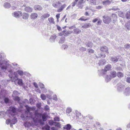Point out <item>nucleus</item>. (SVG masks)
<instances>
[{
    "label": "nucleus",
    "instance_id": "obj_1",
    "mask_svg": "<svg viewBox=\"0 0 130 130\" xmlns=\"http://www.w3.org/2000/svg\"><path fill=\"white\" fill-rule=\"evenodd\" d=\"M27 110L28 111V113L29 114L30 117L35 123L38 122H40V118L42 117L43 121L46 120V114H41L38 112L37 110H35L36 107L34 106L30 107L28 105L25 106Z\"/></svg>",
    "mask_w": 130,
    "mask_h": 130
},
{
    "label": "nucleus",
    "instance_id": "obj_2",
    "mask_svg": "<svg viewBox=\"0 0 130 130\" xmlns=\"http://www.w3.org/2000/svg\"><path fill=\"white\" fill-rule=\"evenodd\" d=\"M5 62L6 64V69L5 70H3L1 69V70L4 72H5L6 70H7L9 72H10L9 74V77L11 78H18V75L20 76H22L24 73L23 71L21 70H19L14 73V74L12 73V71L11 70L12 68L11 66L6 61L4 60L3 61H1L0 62V63H3Z\"/></svg>",
    "mask_w": 130,
    "mask_h": 130
},
{
    "label": "nucleus",
    "instance_id": "obj_3",
    "mask_svg": "<svg viewBox=\"0 0 130 130\" xmlns=\"http://www.w3.org/2000/svg\"><path fill=\"white\" fill-rule=\"evenodd\" d=\"M16 110V109L15 108L11 106L10 107L9 109L7 110V112L9 114V117L11 118H12L11 120V124H14L17 121V118L13 116L15 115Z\"/></svg>",
    "mask_w": 130,
    "mask_h": 130
},
{
    "label": "nucleus",
    "instance_id": "obj_4",
    "mask_svg": "<svg viewBox=\"0 0 130 130\" xmlns=\"http://www.w3.org/2000/svg\"><path fill=\"white\" fill-rule=\"evenodd\" d=\"M103 77L105 78V80L108 82L110 81L112 78H113L116 77L117 76L116 72L115 71H111L109 75H107L106 76L103 75Z\"/></svg>",
    "mask_w": 130,
    "mask_h": 130
},
{
    "label": "nucleus",
    "instance_id": "obj_5",
    "mask_svg": "<svg viewBox=\"0 0 130 130\" xmlns=\"http://www.w3.org/2000/svg\"><path fill=\"white\" fill-rule=\"evenodd\" d=\"M28 111L27 110V111H26L25 112V114H26V116L25 115V116H26V120H27L29 119H31V120H32V122H31V123H30V121L29 122H26L24 124V125L26 127H30L32 125V124L34 123V124H36V123H35L34 121H33L32 119L29 117L30 116L29 114L28 113Z\"/></svg>",
    "mask_w": 130,
    "mask_h": 130
},
{
    "label": "nucleus",
    "instance_id": "obj_6",
    "mask_svg": "<svg viewBox=\"0 0 130 130\" xmlns=\"http://www.w3.org/2000/svg\"><path fill=\"white\" fill-rule=\"evenodd\" d=\"M14 80V82L16 85L22 86L23 84L22 80V79H19L18 78H12Z\"/></svg>",
    "mask_w": 130,
    "mask_h": 130
},
{
    "label": "nucleus",
    "instance_id": "obj_7",
    "mask_svg": "<svg viewBox=\"0 0 130 130\" xmlns=\"http://www.w3.org/2000/svg\"><path fill=\"white\" fill-rule=\"evenodd\" d=\"M103 22L106 24L109 23L111 20V19L108 16H104L103 17Z\"/></svg>",
    "mask_w": 130,
    "mask_h": 130
},
{
    "label": "nucleus",
    "instance_id": "obj_8",
    "mask_svg": "<svg viewBox=\"0 0 130 130\" xmlns=\"http://www.w3.org/2000/svg\"><path fill=\"white\" fill-rule=\"evenodd\" d=\"M111 65L110 64H108L105 67L104 70H101V72L103 73L104 75H105V73L107 71L111 69Z\"/></svg>",
    "mask_w": 130,
    "mask_h": 130
},
{
    "label": "nucleus",
    "instance_id": "obj_9",
    "mask_svg": "<svg viewBox=\"0 0 130 130\" xmlns=\"http://www.w3.org/2000/svg\"><path fill=\"white\" fill-rule=\"evenodd\" d=\"M13 16L16 18H19L22 15V12L21 11H15L12 14Z\"/></svg>",
    "mask_w": 130,
    "mask_h": 130
},
{
    "label": "nucleus",
    "instance_id": "obj_10",
    "mask_svg": "<svg viewBox=\"0 0 130 130\" xmlns=\"http://www.w3.org/2000/svg\"><path fill=\"white\" fill-rule=\"evenodd\" d=\"M117 90L119 91H122L125 88V86L121 83L118 84L117 85Z\"/></svg>",
    "mask_w": 130,
    "mask_h": 130
},
{
    "label": "nucleus",
    "instance_id": "obj_11",
    "mask_svg": "<svg viewBox=\"0 0 130 130\" xmlns=\"http://www.w3.org/2000/svg\"><path fill=\"white\" fill-rule=\"evenodd\" d=\"M123 93L126 96L130 95V87H128L126 88L124 90Z\"/></svg>",
    "mask_w": 130,
    "mask_h": 130
},
{
    "label": "nucleus",
    "instance_id": "obj_12",
    "mask_svg": "<svg viewBox=\"0 0 130 130\" xmlns=\"http://www.w3.org/2000/svg\"><path fill=\"white\" fill-rule=\"evenodd\" d=\"M86 1V0H80L77 5V6L80 8H82L84 6L82 4L85 3Z\"/></svg>",
    "mask_w": 130,
    "mask_h": 130
},
{
    "label": "nucleus",
    "instance_id": "obj_13",
    "mask_svg": "<svg viewBox=\"0 0 130 130\" xmlns=\"http://www.w3.org/2000/svg\"><path fill=\"white\" fill-rule=\"evenodd\" d=\"M38 16V14L37 13H32L31 14L30 17L31 19L34 20L36 19L37 18Z\"/></svg>",
    "mask_w": 130,
    "mask_h": 130
},
{
    "label": "nucleus",
    "instance_id": "obj_14",
    "mask_svg": "<svg viewBox=\"0 0 130 130\" xmlns=\"http://www.w3.org/2000/svg\"><path fill=\"white\" fill-rule=\"evenodd\" d=\"M57 37V36L56 35H51L49 39L50 41L51 42H55Z\"/></svg>",
    "mask_w": 130,
    "mask_h": 130
},
{
    "label": "nucleus",
    "instance_id": "obj_15",
    "mask_svg": "<svg viewBox=\"0 0 130 130\" xmlns=\"http://www.w3.org/2000/svg\"><path fill=\"white\" fill-rule=\"evenodd\" d=\"M112 1V0H106L102 2L103 4L105 6H106L107 5H109L110 4L111 2Z\"/></svg>",
    "mask_w": 130,
    "mask_h": 130
},
{
    "label": "nucleus",
    "instance_id": "obj_16",
    "mask_svg": "<svg viewBox=\"0 0 130 130\" xmlns=\"http://www.w3.org/2000/svg\"><path fill=\"white\" fill-rule=\"evenodd\" d=\"M6 64L5 62L0 63V68L3 70H5L6 69Z\"/></svg>",
    "mask_w": 130,
    "mask_h": 130
},
{
    "label": "nucleus",
    "instance_id": "obj_17",
    "mask_svg": "<svg viewBox=\"0 0 130 130\" xmlns=\"http://www.w3.org/2000/svg\"><path fill=\"white\" fill-rule=\"evenodd\" d=\"M22 16L23 19L25 20L27 19L29 17L28 14L26 13H24L23 14H22Z\"/></svg>",
    "mask_w": 130,
    "mask_h": 130
},
{
    "label": "nucleus",
    "instance_id": "obj_18",
    "mask_svg": "<svg viewBox=\"0 0 130 130\" xmlns=\"http://www.w3.org/2000/svg\"><path fill=\"white\" fill-rule=\"evenodd\" d=\"M34 9L36 10L40 11L42 9V7L39 5H36L34 7Z\"/></svg>",
    "mask_w": 130,
    "mask_h": 130
},
{
    "label": "nucleus",
    "instance_id": "obj_19",
    "mask_svg": "<svg viewBox=\"0 0 130 130\" xmlns=\"http://www.w3.org/2000/svg\"><path fill=\"white\" fill-rule=\"evenodd\" d=\"M61 3L58 2L56 3H54L53 4V6L55 8H57L60 6Z\"/></svg>",
    "mask_w": 130,
    "mask_h": 130
},
{
    "label": "nucleus",
    "instance_id": "obj_20",
    "mask_svg": "<svg viewBox=\"0 0 130 130\" xmlns=\"http://www.w3.org/2000/svg\"><path fill=\"white\" fill-rule=\"evenodd\" d=\"M100 50L101 51L105 52L106 53H108V48L106 46H104L101 48Z\"/></svg>",
    "mask_w": 130,
    "mask_h": 130
},
{
    "label": "nucleus",
    "instance_id": "obj_21",
    "mask_svg": "<svg viewBox=\"0 0 130 130\" xmlns=\"http://www.w3.org/2000/svg\"><path fill=\"white\" fill-rule=\"evenodd\" d=\"M25 10L27 12H31L32 11V8L29 7H26L25 8Z\"/></svg>",
    "mask_w": 130,
    "mask_h": 130
},
{
    "label": "nucleus",
    "instance_id": "obj_22",
    "mask_svg": "<svg viewBox=\"0 0 130 130\" xmlns=\"http://www.w3.org/2000/svg\"><path fill=\"white\" fill-rule=\"evenodd\" d=\"M106 61L104 59H102L100 60L98 63L99 65H103L105 64Z\"/></svg>",
    "mask_w": 130,
    "mask_h": 130
},
{
    "label": "nucleus",
    "instance_id": "obj_23",
    "mask_svg": "<svg viewBox=\"0 0 130 130\" xmlns=\"http://www.w3.org/2000/svg\"><path fill=\"white\" fill-rule=\"evenodd\" d=\"M50 16V14L48 13H46L43 14L41 17L42 19H44L47 18L49 17Z\"/></svg>",
    "mask_w": 130,
    "mask_h": 130
},
{
    "label": "nucleus",
    "instance_id": "obj_24",
    "mask_svg": "<svg viewBox=\"0 0 130 130\" xmlns=\"http://www.w3.org/2000/svg\"><path fill=\"white\" fill-rule=\"evenodd\" d=\"M71 126L69 124H68L66 125H64L63 127L64 129H66L67 130H69L71 129Z\"/></svg>",
    "mask_w": 130,
    "mask_h": 130
},
{
    "label": "nucleus",
    "instance_id": "obj_25",
    "mask_svg": "<svg viewBox=\"0 0 130 130\" xmlns=\"http://www.w3.org/2000/svg\"><path fill=\"white\" fill-rule=\"evenodd\" d=\"M81 31V30L78 28L75 29L74 30V33L75 34H77L79 33Z\"/></svg>",
    "mask_w": 130,
    "mask_h": 130
},
{
    "label": "nucleus",
    "instance_id": "obj_26",
    "mask_svg": "<svg viewBox=\"0 0 130 130\" xmlns=\"http://www.w3.org/2000/svg\"><path fill=\"white\" fill-rule=\"evenodd\" d=\"M4 7L6 8H9L11 7L10 4L8 3H5L4 5Z\"/></svg>",
    "mask_w": 130,
    "mask_h": 130
},
{
    "label": "nucleus",
    "instance_id": "obj_27",
    "mask_svg": "<svg viewBox=\"0 0 130 130\" xmlns=\"http://www.w3.org/2000/svg\"><path fill=\"white\" fill-rule=\"evenodd\" d=\"M125 27L128 30L130 29V21H128L125 24Z\"/></svg>",
    "mask_w": 130,
    "mask_h": 130
},
{
    "label": "nucleus",
    "instance_id": "obj_28",
    "mask_svg": "<svg viewBox=\"0 0 130 130\" xmlns=\"http://www.w3.org/2000/svg\"><path fill=\"white\" fill-rule=\"evenodd\" d=\"M124 75L123 74L120 72H118L117 73V76L119 78H121L123 77Z\"/></svg>",
    "mask_w": 130,
    "mask_h": 130
},
{
    "label": "nucleus",
    "instance_id": "obj_29",
    "mask_svg": "<svg viewBox=\"0 0 130 130\" xmlns=\"http://www.w3.org/2000/svg\"><path fill=\"white\" fill-rule=\"evenodd\" d=\"M65 40V38L64 37L61 38L59 42V43L62 44L64 42Z\"/></svg>",
    "mask_w": 130,
    "mask_h": 130
},
{
    "label": "nucleus",
    "instance_id": "obj_30",
    "mask_svg": "<svg viewBox=\"0 0 130 130\" xmlns=\"http://www.w3.org/2000/svg\"><path fill=\"white\" fill-rule=\"evenodd\" d=\"M112 18L113 19V21H116L117 19V17L116 14H112Z\"/></svg>",
    "mask_w": 130,
    "mask_h": 130
},
{
    "label": "nucleus",
    "instance_id": "obj_31",
    "mask_svg": "<svg viewBox=\"0 0 130 130\" xmlns=\"http://www.w3.org/2000/svg\"><path fill=\"white\" fill-rule=\"evenodd\" d=\"M48 20L50 23L52 24H54L55 22L54 19L52 17L49 18L48 19Z\"/></svg>",
    "mask_w": 130,
    "mask_h": 130
},
{
    "label": "nucleus",
    "instance_id": "obj_32",
    "mask_svg": "<svg viewBox=\"0 0 130 130\" xmlns=\"http://www.w3.org/2000/svg\"><path fill=\"white\" fill-rule=\"evenodd\" d=\"M118 15L121 17L123 18H125V16L124 13L122 11H120L118 12Z\"/></svg>",
    "mask_w": 130,
    "mask_h": 130
},
{
    "label": "nucleus",
    "instance_id": "obj_33",
    "mask_svg": "<svg viewBox=\"0 0 130 130\" xmlns=\"http://www.w3.org/2000/svg\"><path fill=\"white\" fill-rule=\"evenodd\" d=\"M126 17L127 19H130V10L127 12L126 15Z\"/></svg>",
    "mask_w": 130,
    "mask_h": 130
},
{
    "label": "nucleus",
    "instance_id": "obj_34",
    "mask_svg": "<svg viewBox=\"0 0 130 130\" xmlns=\"http://www.w3.org/2000/svg\"><path fill=\"white\" fill-rule=\"evenodd\" d=\"M6 114L5 112L4 111H2L0 112V118L4 117Z\"/></svg>",
    "mask_w": 130,
    "mask_h": 130
},
{
    "label": "nucleus",
    "instance_id": "obj_35",
    "mask_svg": "<svg viewBox=\"0 0 130 130\" xmlns=\"http://www.w3.org/2000/svg\"><path fill=\"white\" fill-rule=\"evenodd\" d=\"M90 26V23L86 24L82 26V27L84 28H86L89 27Z\"/></svg>",
    "mask_w": 130,
    "mask_h": 130
},
{
    "label": "nucleus",
    "instance_id": "obj_36",
    "mask_svg": "<svg viewBox=\"0 0 130 130\" xmlns=\"http://www.w3.org/2000/svg\"><path fill=\"white\" fill-rule=\"evenodd\" d=\"M40 98L42 100H45L46 99V95L44 94H42L40 95Z\"/></svg>",
    "mask_w": 130,
    "mask_h": 130
},
{
    "label": "nucleus",
    "instance_id": "obj_37",
    "mask_svg": "<svg viewBox=\"0 0 130 130\" xmlns=\"http://www.w3.org/2000/svg\"><path fill=\"white\" fill-rule=\"evenodd\" d=\"M73 31H66L64 33V36H68V35L71 34V33H72Z\"/></svg>",
    "mask_w": 130,
    "mask_h": 130
},
{
    "label": "nucleus",
    "instance_id": "obj_38",
    "mask_svg": "<svg viewBox=\"0 0 130 130\" xmlns=\"http://www.w3.org/2000/svg\"><path fill=\"white\" fill-rule=\"evenodd\" d=\"M111 61L114 62H117L118 60V59L116 57H112L111 58Z\"/></svg>",
    "mask_w": 130,
    "mask_h": 130
},
{
    "label": "nucleus",
    "instance_id": "obj_39",
    "mask_svg": "<svg viewBox=\"0 0 130 130\" xmlns=\"http://www.w3.org/2000/svg\"><path fill=\"white\" fill-rule=\"evenodd\" d=\"M72 111V109L70 107H67L66 111V112L68 113H70Z\"/></svg>",
    "mask_w": 130,
    "mask_h": 130
},
{
    "label": "nucleus",
    "instance_id": "obj_40",
    "mask_svg": "<svg viewBox=\"0 0 130 130\" xmlns=\"http://www.w3.org/2000/svg\"><path fill=\"white\" fill-rule=\"evenodd\" d=\"M92 43L91 42H89L86 44V46L88 47H91L92 46Z\"/></svg>",
    "mask_w": 130,
    "mask_h": 130
},
{
    "label": "nucleus",
    "instance_id": "obj_41",
    "mask_svg": "<svg viewBox=\"0 0 130 130\" xmlns=\"http://www.w3.org/2000/svg\"><path fill=\"white\" fill-rule=\"evenodd\" d=\"M13 97V99L14 100L18 102L20 100V99L19 97L16 96H14V97Z\"/></svg>",
    "mask_w": 130,
    "mask_h": 130
},
{
    "label": "nucleus",
    "instance_id": "obj_42",
    "mask_svg": "<svg viewBox=\"0 0 130 130\" xmlns=\"http://www.w3.org/2000/svg\"><path fill=\"white\" fill-rule=\"evenodd\" d=\"M68 47V46L66 45L63 44L62 46V48L64 50L67 49Z\"/></svg>",
    "mask_w": 130,
    "mask_h": 130
},
{
    "label": "nucleus",
    "instance_id": "obj_43",
    "mask_svg": "<svg viewBox=\"0 0 130 130\" xmlns=\"http://www.w3.org/2000/svg\"><path fill=\"white\" fill-rule=\"evenodd\" d=\"M66 29H65L63 30L62 32H61L59 33V36H61L62 35L64 36V33L66 32Z\"/></svg>",
    "mask_w": 130,
    "mask_h": 130
},
{
    "label": "nucleus",
    "instance_id": "obj_44",
    "mask_svg": "<svg viewBox=\"0 0 130 130\" xmlns=\"http://www.w3.org/2000/svg\"><path fill=\"white\" fill-rule=\"evenodd\" d=\"M85 18V17H82L80 18L79 19V20H80L82 21H86V20H88L89 19V18H88L87 19H84V18Z\"/></svg>",
    "mask_w": 130,
    "mask_h": 130
},
{
    "label": "nucleus",
    "instance_id": "obj_45",
    "mask_svg": "<svg viewBox=\"0 0 130 130\" xmlns=\"http://www.w3.org/2000/svg\"><path fill=\"white\" fill-rule=\"evenodd\" d=\"M18 94V92L17 91H14L13 92V94H12V96L14 97L16 95H17Z\"/></svg>",
    "mask_w": 130,
    "mask_h": 130
},
{
    "label": "nucleus",
    "instance_id": "obj_46",
    "mask_svg": "<svg viewBox=\"0 0 130 130\" xmlns=\"http://www.w3.org/2000/svg\"><path fill=\"white\" fill-rule=\"evenodd\" d=\"M44 109L45 111H48L50 110L49 107L48 105H46L44 107Z\"/></svg>",
    "mask_w": 130,
    "mask_h": 130
},
{
    "label": "nucleus",
    "instance_id": "obj_47",
    "mask_svg": "<svg viewBox=\"0 0 130 130\" xmlns=\"http://www.w3.org/2000/svg\"><path fill=\"white\" fill-rule=\"evenodd\" d=\"M49 125H52L55 124V122L53 121L50 120L48 122Z\"/></svg>",
    "mask_w": 130,
    "mask_h": 130
},
{
    "label": "nucleus",
    "instance_id": "obj_48",
    "mask_svg": "<svg viewBox=\"0 0 130 130\" xmlns=\"http://www.w3.org/2000/svg\"><path fill=\"white\" fill-rule=\"evenodd\" d=\"M46 97L50 99H52V97L51 95L50 94H46Z\"/></svg>",
    "mask_w": 130,
    "mask_h": 130
},
{
    "label": "nucleus",
    "instance_id": "obj_49",
    "mask_svg": "<svg viewBox=\"0 0 130 130\" xmlns=\"http://www.w3.org/2000/svg\"><path fill=\"white\" fill-rule=\"evenodd\" d=\"M75 112L76 114V116L78 117L79 116H80L81 113L80 112H78L77 110H76L75 111Z\"/></svg>",
    "mask_w": 130,
    "mask_h": 130
},
{
    "label": "nucleus",
    "instance_id": "obj_50",
    "mask_svg": "<svg viewBox=\"0 0 130 130\" xmlns=\"http://www.w3.org/2000/svg\"><path fill=\"white\" fill-rule=\"evenodd\" d=\"M44 128L46 130H49L50 127L48 125H46L44 127Z\"/></svg>",
    "mask_w": 130,
    "mask_h": 130
},
{
    "label": "nucleus",
    "instance_id": "obj_51",
    "mask_svg": "<svg viewBox=\"0 0 130 130\" xmlns=\"http://www.w3.org/2000/svg\"><path fill=\"white\" fill-rule=\"evenodd\" d=\"M54 121H60V119L59 117H56L54 118Z\"/></svg>",
    "mask_w": 130,
    "mask_h": 130
},
{
    "label": "nucleus",
    "instance_id": "obj_52",
    "mask_svg": "<svg viewBox=\"0 0 130 130\" xmlns=\"http://www.w3.org/2000/svg\"><path fill=\"white\" fill-rule=\"evenodd\" d=\"M39 86L41 89H43L45 88L44 85L42 83H40V84Z\"/></svg>",
    "mask_w": 130,
    "mask_h": 130
},
{
    "label": "nucleus",
    "instance_id": "obj_53",
    "mask_svg": "<svg viewBox=\"0 0 130 130\" xmlns=\"http://www.w3.org/2000/svg\"><path fill=\"white\" fill-rule=\"evenodd\" d=\"M33 85L36 88H38V84L35 82H34L33 83Z\"/></svg>",
    "mask_w": 130,
    "mask_h": 130
},
{
    "label": "nucleus",
    "instance_id": "obj_54",
    "mask_svg": "<svg viewBox=\"0 0 130 130\" xmlns=\"http://www.w3.org/2000/svg\"><path fill=\"white\" fill-rule=\"evenodd\" d=\"M119 9L118 7H113L111 9L112 10L114 11H116Z\"/></svg>",
    "mask_w": 130,
    "mask_h": 130
},
{
    "label": "nucleus",
    "instance_id": "obj_55",
    "mask_svg": "<svg viewBox=\"0 0 130 130\" xmlns=\"http://www.w3.org/2000/svg\"><path fill=\"white\" fill-rule=\"evenodd\" d=\"M130 47V45L128 44H126L124 45V48H129Z\"/></svg>",
    "mask_w": 130,
    "mask_h": 130
},
{
    "label": "nucleus",
    "instance_id": "obj_56",
    "mask_svg": "<svg viewBox=\"0 0 130 130\" xmlns=\"http://www.w3.org/2000/svg\"><path fill=\"white\" fill-rule=\"evenodd\" d=\"M53 99L55 100L56 101L57 100V96L56 95H53Z\"/></svg>",
    "mask_w": 130,
    "mask_h": 130
},
{
    "label": "nucleus",
    "instance_id": "obj_57",
    "mask_svg": "<svg viewBox=\"0 0 130 130\" xmlns=\"http://www.w3.org/2000/svg\"><path fill=\"white\" fill-rule=\"evenodd\" d=\"M10 122H11V120H10L9 119H7L6 120V123L7 124H9V123L10 124Z\"/></svg>",
    "mask_w": 130,
    "mask_h": 130
},
{
    "label": "nucleus",
    "instance_id": "obj_58",
    "mask_svg": "<svg viewBox=\"0 0 130 130\" xmlns=\"http://www.w3.org/2000/svg\"><path fill=\"white\" fill-rule=\"evenodd\" d=\"M90 2L94 5H95L96 4V2L95 0H90Z\"/></svg>",
    "mask_w": 130,
    "mask_h": 130
},
{
    "label": "nucleus",
    "instance_id": "obj_59",
    "mask_svg": "<svg viewBox=\"0 0 130 130\" xmlns=\"http://www.w3.org/2000/svg\"><path fill=\"white\" fill-rule=\"evenodd\" d=\"M4 101L5 103H6L8 102L9 99L8 98H5Z\"/></svg>",
    "mask_w": 130,
    "mask_h": 130
},
{
    "label": "nucleus",
    "instance_id": "obj_60",
    "mask_svg": "<svg viewBox=\"0 0 130 130\" xmlns=\"http://www.w3.org/2000/svg\"><path fill=\"white\" fill-rule=\"evenodd\" d=\"M99 19V18H97L93 20L92 22L93 23L96 22Z\"/></svg>",
    "mask_w": 130,
    "mask_h": 130
},
{
    "label": "nucleus",
    "instance_id": "obj_61",
    "mask_svg": "<svg viewBox=\"0 0 130 130\" xmlns=\"http://www.w3.org/2000/svg\"><path fill=\"white\" fill-rule=\"evenodd\" d=\"M42 92L43 93H46L47 92V90L44 88L42 89Z\"/></svg>",
    "mask_w": 130,
    "mask_h": 130
},
{
    "label": "nucleus",
    "instance_id": "obj_62",
    "mask_svg": "<svg viewBox=\"0 0 130 130\" xmlns=\"http://www.w3.org/2000/svg\"><path fill=\"white\" fill-rule=\"evenodd\" d=\"M55 126H57L58 127H60V125L59 123L55 122Z\"/></svg>",
    "mask_w": 130,
    "mask_h": 130
},
{
    "label": "nucleus",
    "instance_id": "obj_63",
    "mask_svg": "<svg viewBox=\"0 0 130 130\" xmlns=\"http://www.w3.org/2000/svg\"><path fill=\"white\" fill-rule=\"evenodd\" d=\"M88 52L89 53H93L94 52V51L92 49H89L88 50Z\"/></svg>",
    "mask_w": 130,
    "mask_h": 130
},
{
    "label": "nucleus",
    "instance_id": "obj_64",
    "mask_svg": "<svg viewBox=\"0 0 130 130\" xmlns=\"http://www.w3.org/2000/svg\"><path fill=\"white\" fill-rule=\"evenodd\" d=\"M126 81L127 82L130 83V77H127Z\"/></svg>",
    "mask_w": 130,
    "mask_h": 130
}]
</instances>
